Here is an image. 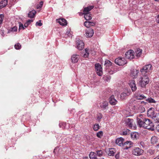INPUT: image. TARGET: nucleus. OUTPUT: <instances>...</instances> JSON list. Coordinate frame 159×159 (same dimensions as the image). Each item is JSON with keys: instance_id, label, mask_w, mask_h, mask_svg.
<instances>
[{"instance_id": "nucleus-1", "label": "nucleus", "mask_w": 159, "mask_h": 159, "mask_svg": "<svg viewBox=\"0 0 159 159\" xmlns=\"http://www.w3.org/2000/svg\"><path fill=\"white\" fill-rule=\"evenodd\" d=\"M124 139L121 137L117 139L116 140V143L120 146H124L125 149H127L131 146V142L130 141H127L124 143Z\"/></svg>"}, {"instance_id": "nucleus-2", "label": "nucleus", "mask_w": 159, "mask_h": 159, "mask_svg": "<svg viewBox=\"0 0 159 159\" xmlns=\"http://www.w3.org/2000/svg\"><path fill=\"white\" fill-rule=\"evenodd\" d=\"M143 128L152 131L154 130L153 123L150 120L147 118H146L145 120Z\"/></svg>"}, {"instance_id": "nucleus-3", "label": "nucleus", "mask_w": 159, "mask_h": 159, "mask_svg": "<svg viewBox=\"0 0 159 159\" xmlns=\"http://www.w3.org/2000/svg\"><path fill=\"white\" fill-rule=\"evenodd\" d=\"M152 66L150 64H148L144 66L142 68L140 69V71L142 75H148L149 72L152 70Z\"/></svg>"}, {"instance_id": "nucleus-4", "label": "nucleus", "mask_w": 159, "mask_h": 159, "mask_svg": "<svg viewBox=\"0 0 159 159\" xmlns=\"http://www.w3.org/2000/svg\"><path fill=\"white\" fill-rule=\"evenodd\" d=\"M143 76L140 78L139 84L142 87H144L149 83V79L148 75H143Z\"/></svg>"}, {"instance_id": "nucleus-5", "label": "nucleus", "mask_w": 159, "mask_h": 159, "mask_svg": "<svg viewBox=\"0 0 159 159\" xmlns=\"http://www.w3.org/2000/svg\"><path fill=\"white\" fill-rule=\"evenodd\" d=\"M145 119L146 118H145V116L143 115L139 114L137 115V123L139 127H143V125Z\"/></svg>"}, {"instance_id": "nucleus-6", "label": "nucleus", "mask_w": 159, "mask_h": 159, "mask_svg": "<svg viewBox=\"0 0 159 159\" xmlns=\"http://www.w3.org/2000/svg\"><path fill=\"white\" fill-rule=\"evenodd\" d=\"M144 151L141 148L138 147H134L132 150V153L133 155L139 156L143 155Z\"/></svg>"}, {"instance_id": "nucleus-7", "label": "nucleus", "mask_w": 159, "mask_h": 159, "mask_svg": "<svg viewBox=\"0 0 159 159\" xmlns=\"http://www.w3.org/2000/svg\"><path fill=\"white\" fill-rule=\"evenodd\" d=\"M115 61V63L119 66H123L127 63V61L124 58L120 57L116 58Z\"/></svg>"}, {"instance_id": "nucleus-8", "label": "nucleus", "mask_w": 159, "mask_h": 159, "mask_svg": "<svg viewBox=\"0 0 159 159\" xmlns=\"http://www.w3.org/2000/svg\"><path fill=\"white\" fill-rule=\"evenodd\" d=\"M76 47L80 50H82L84 47V43L83 41L78 39L76 41Z\"/></svg>"}, {"instance_id": "nucleus-9", "label": "nucleus", "mask_w": 159, "mask_h": 159, "mask_svg": "<svg viewBox=\"0 0 159 159\" xmlns=\"http://www.w3.org/2000/svg\"><path fill=\"white\" fill-rule=\"evenodd\" d=\"M95 67L96 72L99 76H101L102 75V68L101 65L98 64H96L95 65Z\"/></svg>"}, {"instance_id": "nucleus-10", "label": "nucleus", "mask_w": 159, "mask_h": 159, "mask_svg": "<svg viewBox=\"0 0 159 159\" xmlns=\"http://www.w3.org/2000/svg\"><path fill=\"white\" fill-rule=\"evenodd\" d=\"M125 56L127 59H133L134 57V52L133 50H130L126 52Z\"/></svg>"}, {"instance_id": "nucleus-11", "label": "nucleus", "mask_w": 159, "mask_h": 159, "mask_svg": "<svg viewBox=\"0 0 159 159\" xmlns=\"http://www.w3.org/2000/svg\"><path fill=\"white\" fill-rule=\"evenodd\" d=\"M125 121L126 125L128 127L131 129H132L134 122V120L133 119L129 118H126Z\"/></svg>"}, {"instance_id": "nucleus-12", "label": "nucleus", "mask_w": 159, "mask_h": 159, "mask_svg": "<svg viewBox=\"0 0 159 159\" xmlns=\"http://www.w3.org/2000/svg\"><path fill=\"white\" fill-rule=\"evenodd\" d=\"M85 36L87 38H90L92 37L94 34L93 30L92 29H89L85 31Z\"/></svg>"}, {"instance_id": "nucleus-13", "label": "nucleus", "mask_w": 159, "mask_h": 159, "mask_svg": "<svg viewBox=\"0 0 159 159\" xmlns=\"http://www.w3.org/2000/svg\"><path fill=\"white\" fill-rule=\"evenodd\" d=\"M79 58V56L77 54L73 55L71 57V60L72 63H75L77 62Z\"/></svg>"}, {"instance_id": "nucleus-14", "label": "nucleus", "mask_w": 159, "mask_h": 159, "mask_svg": "<svg viewBox=\"0 0 159 159\" xmlns=\"http://www.w3.org/2000/svg\"><path fill=\"white\" fill-rule=\"evenodd\" d=\"M129 85L131 87L132 91H135L137 87L136 85L135 82L134 80H132L129 83Z\"/></svg>"}, {"instance_id": "nucleus-15", "label": "nucleus", "mask_w": 159, "mask_h": 159, "mask_svg": "<svg viewBox=\"0 0 159 159\" xmlns=\"http://www.w3.org/2000/svg\"><path fill=\"white\" fill-rule=\"evenodd\" d=\"M117 101L115 98L114 95H111L109 98V102L111 105H115L117 102Z\"/></svg>"}, {"instance_id": "nucleus-16", "label": "nucleus", "mask_w": 159, "mask_h": 159, "mask_svg": "<svg viewBox=\"0 0 159 159\" xmlns=\"http://www.w3.org/2000/svg\"><path fill=\"white\" fill-rule=\"evenodd\" d=\"M100 106L102 110L106 109L108 108V103L107 101H103L100 103Z\"/></svg>"}, {"instance_id": "nucleus-17", "label": "nucleus", "mask_w": 159, "mask_h": 159, "mask_svg": "<svg viewBox=\"0 0 159 159\" xmlns=\"http://www.w3.org/2000/svg\"><path fill=\"white\" fill-rule=\"evenodd\" d=\"M139 70L136 69H133L131 71V75L133 78H135L137 77L138 73H139Z\"/></svg>"}, {"instance_id": "nucleus-18", "label": "nucleus", "mask_w": 159, "mask_h": 159, "mask_svg": "<svg viewBox=\"0 0 159 159\" xmlns=\"http://www.w3.org/2000/svg\"><path fill=\"white\" fill-rule=\"evenodd\" d=\"M93 7L94 6H91L84 8V10L83 11V14L89 13V11L92 9H93Z\"/></svg>"}, {"instance_id": "nucleus-19", "label": "nucleus", "mask_w": 159, "mask_h": 159, "mask_svg": "<svg viewBox=\"0 0 159 159\" xmlns=\"http://www.w3.org/2000/svg\"><path fill=\"white\" fill-rule=\"evenodd\" d=\"M57 22L61 25H66L67 24L66 20L64 19H59L57 20Z\"/></svg>"}, {"instance_id": "nucleus-20", "label": "nucleus", "mask_w": 159, "mask_h": 159, "mask_svg": "<svg viewBox=\"0 0 159 159\" xmlns=\"http://www.w3.org/2000/svg\"><path fill=\"white\" fill-rule=\"evenodd\" d=\"M135 98L138 100H142L145 99L146 98V96L142 94H135Z\"/></svg>"}, {"instance_id": "nucleus-21", "label": "nucleus", "mask_w": 159, "mask_h": 159, "mask_svg": "<svg viewBox=\"0 0 159 159\" xmlns=\"http://www.w3.org/2000/svg\"><path fill=\"white\" fill-rule=\"evenodd\" d=\"M155 115L154 111L153 109L152 108H150L147 111V115L148 116L151 117L152 118Z\"/></svg>"}, {"instance_id": "nucleus-22", "label": "nucleus", "mask_w": 159, "mask_h": 159, "mask_svg": "<svg viewBox=\"0 0 159 159\" xmlns=\"http://www.w3.org/2000/svg\"><path fill=\"white\" fill-rule=\"evenodd\" d=\"M7 4V0H2L0 2V9L5 7Z\"/></svg>"}, {"instance_id": "nucleus-23", "label": "nucleus", "mask_w": 159, "mask_h": 159, "mask_svg": "<svg viewBox=\"0 0 159 159\" xmlns=\"http://www.w3.org/2000/svg\"><path fill=\"white\" fill-rule=\"evenodd\" d=\"M152 119L154 120V122L156 123H159V113L155 114Z\"/></svg>"}, {"instance_id": "nucleus-24", "label": "nucleus", "mask_w": 159, "mask_h": 159, "mask_svg": "<svg viewBox=\"0 0 159 159\" xmlns=\"http://www.w3.org/2000/svg\"><path fill=\"white\" fill-rule=\"evenodd\" d=\"M36 13V11L33 10L30 11L28 14V16L30 18H33L34 17Z\"/></svg>"}, {"instance_id": "nucleus-25", "label": "nucleus", "mask_w": 159, "mask_h": 159, "mask_svg": "<svg viewBox=\"0 0 159 159\" xmlns=\"http://www.w3.org/2000/svg\"><path fill=\"white\" fill-rule=\"evenodd\" d=\"M158 141V138L155 136H152L151 139V143L153 144H156Z\"/></svg>"}, {"instance_id": "nucleus-26", "label": "nucleus", "mask_w": 159, "mask_h": 159, "mask_svg": "<svg viewBox=\"0 0 159 159\" xmlns=\"http://www.w3.org/2000/svg\"><path fill=\"white\" fill-rule=\"evenodd\" d=\"M142 49L139 48H137L135 51V53L136 57H139L142 53Z\"/></svg>"}, {"instance_id": "nucleus-27", "label": "nucleus", "mask_w": 159, "mask_h": 159, "mask_svg": "<svg viewBox=\"0 0 159 159\" xmlns=\"http://www.w3.org/2000/svg\"><path fill=\"white\" fill-rule=\"evenodd\" d=\"M130 94V93L127 92V93H122L120 95V98L121 99H125L126 97Z\"/></svg>"}, {"instance_id": "nucleus-28", "label": "nucleus", "mask_w": 159, "mask_h": 159, "mask_svg": "<svg viewBox=\"0 0 159 159\" xmlns=\"http://www.w3.org/2000/svg\"><path fill=\"white\" fill-rule=\"evenodd\" d=\"M17 28L16 26H14L9 29L8 30V33L16 32L17 31Z\"/></svg>"}, {"instance_id": "nucleus-29", "label": "nucleus", "mask_w": 159, "mask_h": 159, "mask_svg": "<svg viewBox=\"0 0 159 159\" xmlns=\"http://www.w3.org/2000/svg\"><path fill=\"white\" fill-rule=\"evenodd\" d=\"M95 153L93 152H90L89 156L90 159H97L96 155H95Z\"/></svg>"}, {"instance_id": "nucleus-30", "label": "nucleus", "mask_w": 159, "mask_h": 159, "mask_svg": "<svg viewBox=\"0 0 159 159\" xmlns=\"http://www.w3.org/2000/svg\"><path fill=\"white\" fill-rule=\"evenodd\" d=\"M83 14L84 15V18L86 20H89L92 19V17L90 13Z\"/></svg>"}, {"instance_id": "nucleus-31", "label": "nucleus", "mask_w": 159, "mask_h": 159, "mask_svg": "<svg viewBox=\"0 0 159 159\" xmlns=\"http://www.w3.org/2000/svg\"><path fill=\"white\" fill-rule=\"evenodd\" d=\"M138 136V134L136 132H132L131 134V137L133 139H136Z\"/></svg>"}, {"instance_id": "nucleus-32", "label": "nucleus", "mask_w": 159, "mask_h": 159, "mask_svg": "<svg viewBox=\"0 0 159 159\" xmlns=\"http://www.w3.org/2000/svg\"><path fill=\"white\" fill-rule=\"evenodd\" d=\"M115 149L114 148H111L109 150L108 154L110 156H113L114 155L115 153Z\"/></svg>"}, {"instance_id": "nucleus-33", "label": "nucleus", "mask_w": 159, "mask_h": 159, "mask_svg": "<svg viewBox=\"0 0 159 159\" xmlns=\"http://www.w3.org/2000/svg\"><path fill=\"white\" fill-rule=\"evenodd\" d=\"M146 101L149 103H155L156 102L152 98H149L146 99Z\"/></svg>"}, {"instance_id": "nucleus-34", "label": "nucleus", "mask_w": 159, "mask_h": 159, "mask_svg": "<svg viewBox=\"0 0 159 159\" xmlns=\"http://www.w3.org/2000/svg\"><path fill=\"white\" fill-rule=\"evenodd\" d=\"M95 154L98 157H101L103 155V153L102 150H100L96 151Z\"/></svg>"}, {"instance_id": "nucleus-35", "label": "nucleus", "mask_w": 159, "mask_h": 159, "mask_svg": "<svg viewBox=\"0 0 159 159\" xmlns=\"http://www.w3.org/2000/svg\"><path fill=\"white\" fill-rule=\"evenodd\" d=\"M111 64L112 63L110 61L107 60L105 61L104 65H105L106 67H108L111 66Z\"/></svg>"}, {"instance_id": "nucleus-36", "label": "nucleus", "mask_w": 159, "mask_h": 159, "mask_svg": "<svg viewBox=\"0 0 159 159\" xmlns=\"http://www.w3.org/2000/svg\"><path fill=\"white\" fill-rule=\"evenodd\" d=\"M85 53L84 54L83 56L84 57H88L89 54V50L87 48L85 49Z\"/></svg>"}, {"instance_id": "nucleus-37", "label": "nucleus", "mask_w": 159, "mask_h": 159, "mask_svg": "<svg viewBox=\"0 0 159 159\" xmlns=\"http://www.w3.org/2000/svg\"><path fill=\"white\" fill-rule=\"evenodd\" d=\"M99 129V126L98 124H95L93 127V129L94 131H97Z\"/></svg>"}, {"instance_id": "nucleus-38", "label": "nucleus", "mask_w": 159, "mask_h": 159, "mask_svg": "<svg viewBox=\"0 0 159 159\" xmlns=\"http://www.w3.org/2000/svg\"><path fill=\"white\" fill-rule=\"evenodd\" d=\"M103 133L102 131H100L97 133V136L99 138H101L103 136Z\"/></svg>"}, {"instance_id": "nucleus-39", "label": "nucleus", "mask_w": 159, "mask_h": 159, "mask_svg": "<svg viewBox=\"0 0 159 159\" xmlns=\"http://www.w3.org/2000/svg\"><path fill=\"white\" fill-rule=\"evenodd\" d=\"M129 134L130 131L129 129H127L126 130L123 131L122 132V134L124 135H127Z\"/></svg>"}, {"instance_id": "nucleus-40", "label": "nucleus", "mask_w": 159, "mask_h": 159, "mask_svg": "<svg viewBox=\"0 0 159 159\" xmlns=\"http://www.w3.org/2000/svg\"><path fill=\"white\" fill-rule=\"evenodd\" d=\"M102 115L101 113H99L97 115V120L98 122H100L101 119L102 118Z\"/></svg>"}, {"instance_id": "nucleus-41", "label": "nucleus", "mask_w": 159, "mask_h": 159, "mask_svg": "<svg viewBox=\"0 0 159 159\" xmlns=\"http://www.w3.org/2000/svg\"><path fill=\"white\" fill-rule=\"evenodd\" d=\"M15 48L16 49H20L21 48V45L19 43H17L16 44H15Z\"/></svg>"}, {"instance_id": "nucleus-42", "label": "nucleus", "mask_w": 159, "mask_h": 159, "mask_svg": "<svg viewBox=\"0 0 159 159\" xmlns=\"http://www.w3.org/2000/svg\"><path fill=\"white\" fill-rule=\"evenodd\" d=\"M90 21H86L84 23V25L87 28H89L90 26Z\"/></svg>"}, {"instance_id": "nucleus-43", "label": "nucleus", "mask_w": 159, "mask_h": 159, "mask_svg": "<svg viewBox=\"0 0 159 159\" xmlns=\"http://www.w3.org/2000/svg\"><path fill=\"white\" fill-rule=\"evenodd\" d=\"M139 144L141 148H144L146 146L145 143L143 141L140 142L139 143Z\"/></svg>"}, {"instance_id": "nucleus-44", "label": "nucleus", "mask_w": 159, "mask_h": 159, "mask_svg": "<svg viewBox=\"0 0 159 159\" xmlns=\"http://www.w3.org/2000/svg\"><path fill=\"white\" fill-rule=\"evenodd\" d=\"M66 35L68 37H72V35L70 33V30L69 29L67 30L66 33Z\"/></svg>"}, {"instance_id": "nucleus-45", "label": "nucleus", "mask_w": 159, "mask_h": 159, "mask_svg": "<svg viewBox=\"0 0 159 159\" xmlns=\"http://www.w3.org/2000/svg\"><path fill=\"white\" fill-rule=\"evenodd\" d=\"M43 2L42 1H41L40 2V3L39 4H38L37 6V9H40L41 8L43 5Z\"/></svg>"}, {"instance_id": "nucleus-46", "label": "nucleus", "mask_w": 159, "mask_h": 159, "mask_svg": "<svg viewBox=\"0 0 159 159\" xmlns=\"http://www.w3.org/2000/svg\"><path fill=\"white\" fill-rule=\"evenodd\" d=\"M19 30H24L25 29L23 24L21 23H19Z\"/></svg>"}, {"instance_id": "nucleus-47", "label": "nucleus", "mask_w": 159, "mask_h": 159, "mask_svg": "<svg viewBox=\"0 0 159 159\" xmlns=\"http://www.w3.org/2000/svg\"><path fill=\"white\" fill-rule=\"evenodd\" d=\"M41 20H39V22H37L36 23V25H38L39 26H41L42 25V23L41 22Z\"/></svg>"}, {"instance_id": "nucleus-48", "label": "nucleus", "mask_w": 159, "mask_h": 159, "mask_svg": "<svg viewBox=\"0 0 159 159\" xmlns=\"http://www.w3.org/2000/svg\"><path fill=\"white\" fill-rule=\"evenodd\" d=\"M148 152L151 154V155H153L154 154V150H148Z\"/></svg>"}, {"instance_id": "nucleus-49", "label": "nucleus", "mask_w": 159, "mask_h": 159, "mask_svg": "<svg viewBox=\"0 0 159 159\" xmlns=\"http://www.w3.org/2000/svg\"><path fill=\"white\" fill-rule=\"evenodd\" d=\"M33 21V20L32 19L29 20L27 21L26 23L27 24H28V25H29L30 24V23L31 22H32Z\"/></svg>"}, {"instance_id": "nucleus-50", "label": "nucleus", "mask_w": 159, "mask_h": 159, "mask_svg": "<svg viewBox=\"0 0 159 159\" xmlns=\"http://www.w3.org/2000/svg\"><path fill=\"white\" fill-rule=\"evenodd\" d=\"M156 21L157 23H159V15L157 16L156 18Z\"/></svg>"}, {"instance_id": "nucleus-51", "label": "nucleus", "mask_w": 159, "mask_h": 159, "mask_svg": "<svg viewBox=\"0 0 159 159\" xmlns=\"http://www.w3.org/2000/svg\"><path fill=\"white\" fill-rule=\"evenodd\" d=\"M95 25V24L94 23L92 22H90V26H94Z\"/></svg>"}, {"instance_id": "nucleus-52", "label": "nucleus", "mask_w": 159, "mask_h": 159, "mask_svg": "<svg viewBox=\"0 0 159 159\" xmlns=\"http://www.w3.org/2000/svg\"><path fill=\"white\" fill-rule=\"evenodd\" d=\"M156 129L157 131H158V132H159V124L157 125L156 126Z\"/></svg>"}, {"instance_id": "nucleus-53", "label": "nucleus", "mask_w": 159, "mask_h": 159, "mask_svg": "<svg viewBox=\"0 0 159 159\" xmlns=\"http://www.w3.org/2000/svg\"><path fill=\"white\" fill-rule=\"evenodd\" d=\"M120 157V155H119V154L118 153V154H117L116 155V156H115V157L116 158V159H118L119 158V157Z\"/></svg>"}, {"instance_id": "nucleus-54", "label": "nucleus", "mask_w": 159, "mask_h": 159, "mask_svg": "<svg viewBox=\"0 0 159 159\" xmlns=\"http://www.w3.org/2000/svg\"><path fill=\"white\" fill-rule=\"evenodd\" d=\"M29 25L28 24H27L26 22L24 24V27L25 28H26Z\"/></svg>"}, {"instance_id": "nucleus-55", "label": "nucleus", "mask_w": 159, "mask_h": 159, "mask_svg": "<svg viewBox=\"0 0 159 159\" xmlns=\"http://www.w3.org/2000/svg\"><path fill=\"white\" fill-rule=\"evenodd\" d=\"M108 71L110 74H112L114 73V72H113L112 71H109L108 70Z\"/></svg>"}, {"instance_id": "nucleus-56", "label": "nucleus", "mask_w": 159, "mask_h": 159, "mask_svg": "<svg viewBox=\"0 0 159 159\" xmlns=\"http://www.w3.org/2000/svg\"><path fill=\"white\" fill-rule=\"evenodd\" d=\"M140 159H147V158L144 157H141Z\"/></svg>"}, {"instance_id": "nucleus-57", "label": "nucleus", "mask_w": 159, "mask_h": 159, "mask_svg": "<svg viewBox=\"0 0 159 159\" xmlns=\"http://www.w3.org/2000/svg\"><path fill=\"white\" fill-rule=\"evenodd\" d=\"M1 34L3 36H4V32H2V33Z\"/></svg>"}, {"instance_id": "nucleus-58", "label": "nucleus", "mask_w": 159, "mask_h": 159, "mask_svg": "<svg viewBox=\"0 0 159 159\" xmlns=\"http://www.w3.org/2000/svg\"><path fill=\"white\" fill-rule=\"evenodd\" d=\"M156 159H159V156H158L157 157H156Z\"/></svg>"}, {"instance_id": "nucleus-59", "label": "nucleus", "mask_w": 159, "mask_h": 159, "mask_svg": "<svg viewBox=\"0 0 159 159\" xmlns=\"http://www.w3.org/2000/svg\"><path fill=\"white\" fill-rule=\"evenodd\" d=\"M157 147L158 148H159V143L157 144Z\"/></svg>"}, {"instance_id": "nucleus-60", "label": "nucleus", "mask_w": 159, "mask_h": 159, "mask_svg": "<svg viewBox=\"0 0 159 159\" xmlns=\"http://www.w3.org/2000/svg\"><path fill=\"white\" fill-rule=\"evenodd\" d=\"M83 159H88V157H84V158H83Z\"/></svg>"}, {"instance_id": "nucleus-61", "label": "nucleus", "mask_w": 159, "mask_h": 159, "mask_svg": "<svg viewBox=\"0 0 159 159\" xmlns=\"http://www.w3.org/2000/svg\"><path fill=\"white\" fill-rule=\"evenodd\" d=\"M144 103V101H142V102H141V103Z\"/></svg>"}, {"instance_id": "nucleus-62", "label": "nucleus", "mask_w": 159, "mask_h": 159, "mask_svg": "<svg viewBox=\"0 0 159 159\" xmlns=\"http://www.w3.org/2000/svg\"><path fill=\"white\" fill-rule=\"evenodd\" d=\"M57 149V148H56L54 149V152H55V151Z\"/></svg>"}, {"instance_id": "nucleus-63", "label": "nucleus", "mask_w": 159, "mask_h": 159, "mask_svg": "<svg viewBox=\"0 0 159 159\" xmlns=\"http://www.w3.org/2000/svg\"><path fill=\"white\" fill-rule=\"evenodd\" d=\"M154 0L156 1H158V2L159 1V0Z\"/></svg>"}]
</instances>
